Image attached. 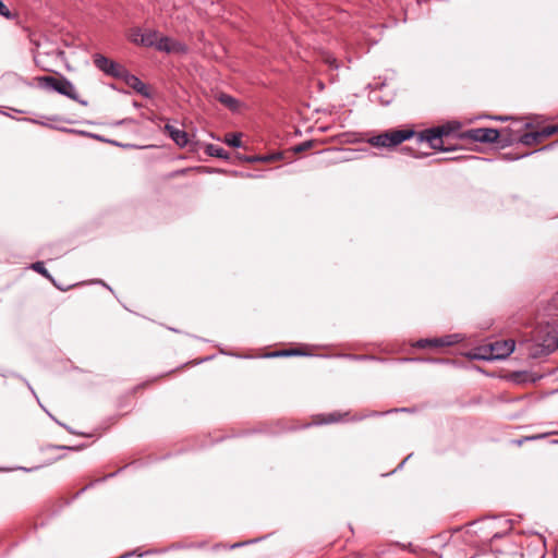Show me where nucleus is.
Wrapping results in <instances>:
<instances>
[{"label": "nucleus", "mask_w": 558, "mask_h": 558, "mask_svg": "<svg viewBox=\"0 0 558 558\" xmlns=\"http://www.w3.org/2000/svg\"><path fill=\"white\" fill-rule=\"evenodd\" d=\"M36 80L40 87L52 89L72 100L80 101L75 87L66 77L45 75L38 76Z\"/></svg>", "instance_id": "obj_3"}, {"label": "nucleus", "mask_w": 558, "mask_h": 558, "mask_svg": "<svg viewBox=\"0 0 558 558\" xmlns=\"http://www.w3.org/2000/svg\"><path fill=\"white\" fill-rule=\"evenodd\" d=\"M153 381H147V383H143L141 385H137L136 387H134V392H137L146 387H148Z\"/></svg>", "instance_id": "obj_22"}, {"label": "nucleus", "mask_w": 558, "mask_h": 558, "mask_svg": "<svg viewBox=\"0 0 558 558\" xmlns=\"http://www.w3.org/2000/svg\"><path fill=\"white\" fill-rule=\"evenodd\" d=\"M325 62H326V63H328V64H330V65H331L332 68H335V69H337V68H338L337 59H336V58H333V57H331V56H329V54H327V56L325 57Z\"/></svg>", "instance_id": "obj_21"}, {"label": "nucleus", "mask_w": 558, "mask_h": 558, "mask_svg": "<svg viewBox=\"0 0 558 558\" xmlns=\"http://www.w3.org/2000/svg\"><path fill=\"white\" fill-rule=\"evenodd\" d=\"M93 61L96 68L102 71L105 74L114 78L121 80L125 75L126 68L100 53L93 56Z\"/></svg>", "instance_id": "obj_4"}, {"label": "nucleus", "mask_w": 558, "mask_h": 558, "mask_svg": "<svg viewBox=\"0 0 558 558\" xmlns=\"http://www.w3.org/2000/svg\"><path fill=\"white\" fill-rule=\"evenodd\" d=\"M281 158H282L281 153L268 154V155H263V156H259V155L246 156V158H245L246 171L248 169L253 168L256 163L269 165V163L280 160Z\"/></svg>", "instance_id": "obj_10"}, {"label": "nucleus", "mask_w": 558, "mask_h": 558, "mask_svg": "<svg viewBox=\"0 0 558 558\" xmlns=\"http://www.w3.org/2000/svg\"><path fill=\"white\" fill-rule=\"evenodd\" d=\"M460 128L461 124L459 122H448L436 128L424 130L417 134L412 130H389L372 136L368 143L374 147L391 148L416 135L418 143L426 142L433 149L447 151L449 148L444 146V137L450 136Z\"/></svg>", "instance_id": "obj_1"}, {"label": "nucleus", "mask_w": 558, "mask_h": 558, "mask_svg": "<svg viewBox=\"0 0 558 558\" xmlns=\"http://www.w3.org/2000/svg\"><path fill=\"white\" fill-rule=\"evenodd\" d=\"M205 153L211 157L229 158L228 153L222 147L215 144H208L205 148Z\"/></svg>", "instance_id": "obj_15"}, {"label": "nucleus", "mask_w": 558, "mask_h": 558, "mask_svg": "<svg viewBox=\"0 0 558 558\" xmlns=\"http://www.w3.org/2000/svg\"><path fill=\"white\" fill-rule=\"evenodd\" d=\"M165 132L171 137V140L181 148L185 147L189 143L187 133L183 130L177 129L171 124L165 125Z\"/></svg>", "instance_id": "obj_12"}, {"label": "nucleus", "mask_w": 558, "mask_h": 558, "mask_svg": "<svg viewBox=\"0 0 558 558\" xmlns=\"http://www.w3.org/2000/svg\"><path fill=\"white\" fill-rule=\"evenodd\" d=\"M500 134L501 133L496 129L477 128L465 131L464 133L461 134V137L474 142L495 143L498 141Z\"/></svg>", "instance_id": "obj_5"}, {"label": "nucleus", "mask_w": 558, "mask_h": 558, "mask_svg": "<svg viewBox=\"0 0 558 558\" xmlns=\"http://www.w3.org/2000/svg\"><path fill=\"white\" fill-rule=\"evenodd\" d=\"M514 340H499L477 349L475 359L500 360L509 356L514 350Z\"/></svg>", "instance_id": "obj_2"}, {"label": "nucleus", "mask_w": 558, "mask_h": 558, "mask_svg": "<svg viewBox=\"0 0 558 558\" xmlns=\"http://www.w3.org/2000/svg\"><path fill=\"white\" fill-rule=\"evenodd\" d=\"M0 15L8 20L15 17V14H13L1 0H0Z\"/></svg>", "instance_id": "obj_20"}, {"label": "nucleus", "mask_w": 558, "mask_h": 558, "mask_svg": "<svg viewBox=\"0 0 558 558\" xmlns=\"http://www.w3.org/2000/svg\"><path fill=\"white\" fill-rule=\"evenodd\" d=\"M347 414H342L340 412H332L328 414H316L311 417V422L306 423L304 427H308L311 425H324V424H333L340 422Z\"/></svg>", "instance_id": "obj_9"}, {"label": "nucleus", "mask_w": 558, "mask_h": 558, "mask_svg": "<svg viewBox=\"0 0 558 558\" xmlns=\"http://www.w3.org/2000/svg\"><path fill=\"white\" fill-rule=\"evenodd\" d=\"M157 50L159 51H163V52H185L186 51V47L177 41V40H173L171 39L170 37H167V36H159V34L157 35V39H156V44H154V46Z\"/></svg>", "instance_id": "obj_8"}, {"label": "nucleus", "mask_w": 558, "mask_h": 558, "mask_svg": "<svg viewBox=\"0 0 558 558\" xmlns=\"http://www.w3.org/2000/svg\"><path fill=\"white\" fill-rule=\"evenodd\" d=\"M225 143L232 147H240L242 144V133H228L225 135Z\"/></svg>", "instance_id": "obj_16"}, {"label": "nucleus", "mask_w": 558, "mask_h": 558, "mask_svg": "<svg viewBox=\"0 0 558 558\" xmlns=\"http://www.w3.org/2000/svg\"><path fill=\"white\" fill-rule=\"evenodd\" d=\"M158 32L157 31H146L143 32L141 28H132L130 32V40L138 46L144 47H153L156 44Z\"/></svg>", "instance_id": "obj_7"}, {"label": "nucleus", "mask_w": 558, "mask_h": 558, "mask_svg": "<svg viewBox=\"0 0 558 558\" xmlns=\"http://www.w3.org/2000/svg\"><path fill=\"white\" fill-rule=\"evenodd\" d=\"M558 133L555 125H547L538 131L527 132L520 136V142L524 145L532 146L541 143L543 140Z\"/></svg>", "instance_id": "obj_6"}, {"label": "nucleus", "mask_w": 558, "mask_h": 558, "mask_svg": "<svg viewBox=\"0 0 558 558\" xmlns=\"http://www.w3.org/2000/svg\"><path fill=\"white\" fill-rule=\"evenodd\" d=\"M315 145V142L314 141H306L304 143H301L296 146L293 147V153L294 154H300V153H303L305 150H308L311 149L312 147H314Z\"/></svg>", "instance_id": "obj_19"}, {"label": "nucleus", "mask_w": 558, "mask_h": 558, "mask_svg": "<svg viewBox=\"0 0 558 558\" xmlns=\"http://www.w3.org/2000/svg\"><path fill=\"white\" fill-rule=\"evenodd\" d=\"M456 340H453V336H446L442 338H434V339H421L414 345L420 349L426 348H440V347H449L453 344Z\"/></svg>", "instance_id": "obj_11"}, {"label": "nucleus", "mask_w": 558, "mask_h": 558, "mask_svg": "<svg viewBox=\"0 0 558 558\" xmlns=\"http://www.w3.org/2000/svg\"><path fill=\"white\" fill-rule=\"evenodd\" d=\"M241 545H242V543H236V544H234L232 547H239V546H241Z\"/></svg>", "instance_id": "obj_23"}, {"label": "nucleus", "mask_w": 558, "mask_h": 558, "mask_svg": "<svg viewBox=\"0 0 558 558\" xmlns=\"http://www.w3.org/2000/svg\"><path fill=\"white\" fill-rule=\"evenodd\" d=\"M96 282H98V283H102V284L105 286V283H104L101 280H97Z\"/></svg>", "instance_id": "obj_24"}, {"label": "nucleus", "mask_w": 558, "mask_h": 558, "mask_svg": "<svg viewBox=\"0 0 558 558\" xmlns=\"http://www.w3.org/2000/svg\"><path fill=\"white\" fill-rule=\"evenodd\" d=\"M218 100H219L222 105H225L226 107H228V108H229V109H231V110H234V109H236V107H238V101H236V99H234V98H233L232 96H230V95H227V94H223V93H222V94H220V95L218 96Z\"/></svg>", "instance_id": "obj_17"}, {"label": "nucleus", "mask_w": 558, "mask_h": 558, "mask_svg": "<svg viewBox=\"0 0 558 558\" xmlns=\"http://www.w3.org/2000/svg\"><path fill=\"white\" fill-rule=\"evenodd\" d=\"M194 171H198V169H196V168H184V169L175 170V171H172V172H170L168 174H165L162 177V179L163 180H170V179H173L175 177L186 175L187 173L194 172Z\"/></svg>", "instance_id": "obj_18"}, {"label": "nucleus", "mask_w": 558, "mask_h": 558, "mask_svg": "<svg viewBox=\"0 0 558 558\" xmlns=\"http://www.w3.org/2000/svg\"><path fill=\"white\" fill-rule=\"evenodd\" d=\"M131 88L143 96H148V88L145 83H143L137 76L131 74L128 70L125 71V75L121 77Z\"/></svg>", "instance_id": "obj_13"}, {"label": "nucleus", "mask_w": 558, "mask_h": 558, "mask_svg": "<svg viewBox=\"0 0 558 558\" xmlns=\"http://www.w3.org/2000/svg\"><path fill=\"white\" fill-rule=\"evenodd\" d=\"M31 268L33 270H35L36 272L40 274L41 276H44L45 278H47L48 280H50L54 287H57L59 290L61 291H66L69 290L70 288H73V287H76V286H80L81 283H76V284H73V286H70V287H61L59 284L56 283L54 279L52 278V276L49 274V271L46 269L45 267V264L44 262H36V263H33L31 265Z\"/></svg>", "instance_id": "obj_14"}]
</instances>
